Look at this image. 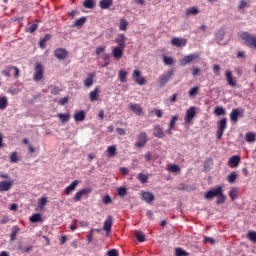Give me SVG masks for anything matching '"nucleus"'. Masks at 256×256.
Listing matches in <instances>:
<instances>
[{
    "mask_svg": "<svg viewBox=\"0 0 256 256\" xmlns=\"http://www.w3.org/2000/svg\"><path fill=\"white\" fill-rule=\"evenodd\" d=\"M186 15L189 17L191 15H199L198 7H190L186 9Z\"/></svg>",
    "mask_w": 256,
    "mask_h": 256,
    "instance_id": "c9c22d12",
    "label": "nucleus"
},
{
    "mask_svg": "<svg viewBox=\"0 0 256 256\" xmlns=\"http://www.w3.org/2000/svg\"><path fill=\"white\" fill-rule=\"evenodd\" d=\"M153 135L158 139H163V137H165V132H163V128H161V126L157 124L154 126Z\"/></svg>",
    "mask_w": 256,
    "mask_h": 256,
    "instance_id": "aec40b11",
    "label": "nucleus"
},
{
    "mask_svg": "<svg viewBox=\"0 0 256 256\" xmlns=\"http://www.w3.org/2000/svg\"><path fill=\"white\" fill-rule=\"evenodd\" d=\"M60 92H61V89H59V87L51 86V93H52V95H59Z\"/></svg>",
    "mask_w": 256,
    "mask_h": 256,
    "instance_id": "0e129e2a",
    "label": "nucleus"
},
{
    "mask_svg": "<svg viewBox=\"0 0 256 256\" xmlns=\"http://www.w3.org/2000/svg\"><path fill=\"white\" fill-rule=\"evenodd\" d=\"M132 77H133L135 83H137V85H145L147 83V79H145V77L141 76V71H139V70H134L132 73Z\"/></svg>",
    "mask_w": 256,
    "mask_h": 256,
    "instance_id": "9d476101",
    "label": "nucleus"
},
{
    "mask_svg": "<svg viewBox=\"0 0 256 256\" xmlns=\"http://www.w3.org/2000/svg\"><path fill=\"white\" fill-rule=\"evenodd\" d=\"M147 141H149V138H147V133L140 132L137 135V141L135 142V147H138V148L145 147V145H147Z\"/></svg>",
    "mask_w": 256,
    "mask_h": 256,
    "instance_id": "0eeeda50",
    "label": "nucleus"
},
{
    "mask_svg": "<svg viewBox=\"0 0 256 256\" xmlns=\"http://www.w3.org/2000/svg\"><path fill=\"white\" fill-rule=\"evenodd\" d=\"M107 256H119V251H117L116 249L109 250L107 252Z\"/></svg>",
    "mask_w": 256,
    "mask_h": 256,
    "instance_id": "69168bd1",
    "label": "nucleus"
},
{
    "mask_svg": "<svg viewBox=\"0 0 256 256\" xmlns=\"http://www.w3.org/2000/svg\"><path fill=\"white\" fill-rule=\"evenodd\" d=\"M39 26L37 24H32L29 28H26L27 33H35Z\"/></svg>",
    "mask_w": 256,
    "mask_h": 256,
    "instance_id": "680f3d73",
    "label": "nucleus"
},
{
    "mask_svg": "<svg viewBox=\"0 0 256 256\" xmlns=\"http://www.w3.org/2000/svg\"><path fill=\"white\" fill-rule=\"evenodd\" d=\"M171 45H173V47H185V45H187V39L174 37L171 40Z\"/></svg>",
    "mask_w": 256,
    "mask_h": 256,
    "instance_id": "2eb2a0df",
    "label": "nucleus"
},
{
    "mask_svg": "<svg viewBox=\"0 0 256 256\" xmlns=\"http://www.w3.org/2000/svg\"><path fill=\"white\" fill-rule=\"evenodd\" d=\"M19 231H21L19 226L12 227V232L10 234V241H15V239H17V233H19Z\"/></svg>",
    "mask_w": 256,
    "mask_h": 256,
    "instance_id": "473e14b6",
    "label": "nucleus"
},
{
    "mask_svg": "<svg viewBox=\"0 0 256 256\" xmlns=\"http://www.w3.org/2000/svg\"><path fill=\"white\" fill-rule=\"evenodd\" d=\"M142 199L146 203H152V201H155V196L151 192H142Z\"/></svg>",
    "mask_w": 256,
    "mask_h": 256,
    "instance_id": "a878e982",
    "label": "nucleus"
},
{
    "mask_svg": "<svg viewBox=\"0 0 256 256\" xmlns=\"http://www.w3.org/2000/svg\"><path fill=\"white\" fill-rule=\"evenodd\" d=\"M247 237L253 243H256V232H248Z\"/></svg>",
    "mask_w": 256,
    "mask_h": 256,
    "instance_id": "052dcab7",
    "label": "nucleus"
},
{
    "mask_svg": "<svg viewBox=\"0 0 256 256\" xmlns=\"http://www.w3.org/2000/svg\"><path fill=\"white\" fill-rule=\"evenodd\" d=\"M226 129H227V118H222L217 122V131H216L217 139H221V137H223V133H225Z\"/></svg>",
    "mask_w": 256,
    "mask_h": 256,
    "instance_id": "20e7f679",
    "label": "nucleus"
},
{
    "mask_svg": "<svg viewBox=\"0 0 256 256\" xmlns=\"http://www.w3.org/2000/svg\"><path fill=\"white\" fill-rule=\"evenodd\" d=\"M9 107V98L7 96H0V111H5Z\"/></svg>",
    "mask_w": 256,
    "mask_h": 256,
    "instance_id": "393cba45",
    "label": "nucleus"
},
{
    "mask_svg": "<svg viewBox=\"0 0 256 256\" xmlns=\"http://www.w3.org/2000/svg\"><path fill=\"white\" fill-rule=\"evenodd\" d=\"M81 183L79 180H74L69 186H67L64 190V194L71 195L75 189H77V185Z\"/></svg>",
    "mask_w": 256,
    "mask_h": 256,
    "instance_id": "a211bd4d",
    "label": "nucleus"
},
{
    "mask_svg": "<svg viewBox=\"0 0 256 256\" xmlns=\"http://www.w3.org/2000/svg\"><path fill=\"white\" fill-rule=\"evenodd\" d=\"M239 163H241V157L234 155L229 158L228 165L232 168L239 167Z\"/></svg>",
    "mask_w": 256,
    "mask_h": 256,
    "instance_id": "6ab92c4d",
    "label": "nucleus"
},
{
    "mask_svg": "<svg viewBox=\"0 0 256 256\" xmlns=\"http://www.w3.org/2000/svg\"><path fill=\"white\" fill-rule=\"evenodd\" d=\"M240 37L245 43H247L248 47L256 49V36L255 34H250L249 32H242Z\"/></svg>",
    "mask_w": 256,
    "mask_h": 256,
    "instance_id": "f03ea898",
    "label": "nucleus"
},
{
    "mask_svg": "<svg viewBox=\"0 0 256 256\" xmlns=\"http://www.w3.org/2000/svg\"><path fill=\"white\" fill-rule=\"evenodd\" d=\"M213 71L215 75L217 76L221 75V66L219 64H214Z\"/></svg>",
    "mask_w": 256,
    "mask_h": 256,
    "instance_id": "e2e57ef3",
    "label": "nucleus"
},
{
    "mask_svg": "<svg viewBox=\"0 0 256 256\" xmlns=\"http://www.w3.org/2000/svg\"><path fill=\"white\" fill-rule=\"evenodd\" d=\"M216 200V205H223V203H225L227 201V196H225V194H223V190L221 191V194H219Z\"/></svg>",
    "mask_w": 256,
    "mask_h": 256,
    "instance_id": "72a5a7b5",
    "label": "nucleus"
},
{
    "mask_svg": "<svg viewBox=\"0 0 256 256\" xmlns=\"http://www.w3.org/2000/svg\"><path fill=\"white\" fill-rule=\"evenodd\" d=\"M13 187V183L7 180L0 182V192L9 191Z\"/></svg>",
    "mask_w": 256,
    "mask_h": 256,
    "instance_id": "b1692460",
    "label": "nucleus"
},
{
    "mask_svg": "<svg viewBox=\"0 0 256 256\" xmlns=\"http://www.w3.org/2000/svg\"><path fill=\"white\" fill-rule=\"evenodd\" d=\"M12 71H14V73H13L14 79H17L19 77V73H20L17 66L8 65V66H6V68L4 70L1 71V73H2V75H4V77H11Z\"/></svg>",
    "mask_w": 256,
    "mask_h": 256,
    "instance_id": "39448f33",
    "label": "nucleus"
},
{
    "mask_svg": "<svg viewBox=\"0 0 256 256\" xmlns=\"http://www.w3.org/2000/svg\"><path fill=\"white\" fill-rule=\"evenodd\" d=\"M189 97L193 98V97H197V95H199V87L195 86L193 88H191L188 92Z\"/></svg>",
    "mask_w": 256,
    "mask_h": 256,
    "instance_id": "49530a36",
    "label": "nucleus"
},
{
    "mask_svg": "<svg viewBox=\"0 0 256 256\" xmlns=\"http://www.w3.org/2000/svg\"><path fill=\"white\" fill-rule=\"evenodd\" d=\"M90 101H99V87H96L93 91L89 93Z\"/></svg>",
    "mask_w": 256,
    "mask_h": 256,
    "instance_id": "cd10ccee",
    "label": "nucleus"
},
{
    "mask_svg": "<svg viewBox=\"0 0 256 256\" xmlns=\"http://www.w3.org/2000/svg\"><path fill=\"white\" fill-rule=\"evenodd\" d=\"M83 7H85V9H94L95 8V0H85L83 2Z\"/></svg>",
    "mask_w": 256,
    "mask_h": 256,
    "instance_id": "ea45409f",
    "label": "nucleus"
},
{
    "mask_svg": "<svg viewBox=\"0 0 256 256\" xmlns=\"http://www.w3.org/2000/svg\"><path fill=\"white\" fill-rule=\"evenodd\" d=\"M168 171H170V173H179V171H181V168H179L176 164H172L169 165Z\"/></svg>",
    "mask_w": 256,
    "mask_h": 256,
    "instance_id": "864d4df0",
    "label": "nucleus"
},
{
    "mask_svg": "<svg viewBox=\"0 0 256 256\" xmlns=\"http://www.w3.org/2000/svg\"><path fill=\"white\" fill-rule=\"evenodd\" d=\"M19 156L17 155V152H12L10 154V163H18Z\"/></svg>",
    "mask_w": 256,
    "mask_h": 256,
    "instance_id": "5fc2aeb1",
    "label": "nucleus"
},
{
    "mask_svg": "<svg viewBox=\"0 0 256 256\" xmlns=\"http://www.w3.org/2000/svg\"><path fill=\"white\" fill-rule=\"evenodd\" d=\"M136 239L139 243H145V234L139 230L135 231Z\"/></svg>",
    "mask_w": 256,
    "mask_h": 256,
    "instance_id": "79ce46f5",
    "label": "nucleus"
},
{
    "mask_svg": "<svg viewBox=\"0 0 256 256\" xmlns=\"http://www.w3.org/2000/svg\"><path fill=\"white\" fill-rule=\"evenodd\" d=\"M224 37H225V29L221 28L216 33V40L218 41V43L220 45H221V41H223Z\"/></svg>",
    "mask_w": 256,
    "mask_h": 256,
    "instance_id": "2f4dec72",
    "label": "nucleus"
},
{
    "mask_svg": "<svg viewBox=\"0 0 256 256\" xmlns=\"http://www.w3.org/2000/svg\"><path fill=\"white\" fill-rule=\"evenodd\" d=\"M199 73H201V69H199V67H193L192 68L193 77H197V75H199Z\"/></svg>",
    "mask_w": 256,
    "mask_h": 256,
    "instance_id": "338daca9",
    "label": "nucleus"
},
{
    "mask_svg": "<svg viewBox=\"0 0 256 256\" xmlns=\"http://www.w3.org/2000/svg\"><path fill=\"white\" fill-rule=\"evenodd\" d=\"M93 189L91 188H84L82 190H79L78 192H76V194L74 195L73 200L76 202L81 201V199H83V197H87V195H90V193H92Z\"/></svg>",
    "mask_w": 256,
    "mask_h": 256,
    "instance_id": "1a4fd4ad",
    "label": "nucleus"
},
{
    "mask_svg": "<svg viewBox=\"0 0 256 256\" xmlns=\"http://www.w3.org/2000/svg\"><path fill=\"white\" fill-rule=\"evenodd\" d=\"M175 255L176 256H189V253H187V251L183 250L182 248H176Z\"/></svg>",
    "mask_w": 256,
    "mask_h": 256,
    "instance_id": "603ef678",
    "label": "nucleus"
},
{
    "mask_svg": "<svg viewBox=\"0 0 256 256\" xmlns=\"http://www.w3.org/2000/svg\"><path fill=\"white\" fill-rule=\"evenodd\" d=\"M174 73H175V70L170 69L166 73L160 75V77H159L160 87H165V85H167V83H169V81H171V78L173 77Z\"/></svg>",
    "mask_w": 256,
    "mask_h": 256,
    "instance_id": "7ed1b4c3",
    "label": "nucleus"
},
{
    "mask_svg": "<svg viewBox=\"0 0 256 256\" xmlns=\"http://www.w3.org/2000/svg\"><path fill=\"white\" fill-rule=\"evenodd\" d=\"M85 21H87V19L85 17H81L74 22V25L76 27H83V25H85Z\"/></svg>",
    "mask_w": 256,
    "mask_h": 256,
    "instance_id": "3c124183",
    "label": "nucleus"
},
{
    "mask_svg": "<svg viewBox=\"0 0 256 256\" xmlns=\"http://www.w3.org/2000/svg\"><path fill=\"white\" fill-rule=\"evenodd\" d=\"M95 81V73H88V77L84 79V86L91 87Z\"/></svg>",
    "mask_w": 256,
    "mask_h": 256,
    "instance_id": "5701e85b",
    "label": "nucleus"
},
{
    "mask_svg": "<svg viewBox=\"0 0 256 256\" xmlns=\"http://www.w3.org/2000/svg\"><path fill=\"white\" fill-rule=\"evenodd\" d=\"M127 41V38L125 37V34L118 35V38L115 39V42L118 45V48L125 49V42Z\"/></svg>",
    "mask_w": 256,
    "mask_h": 256,
    "instance_id": "4be33fe9",
    "label": "nucleus"
},
{
    "mask_svg": "<svg viewBox=\"0 0 256 256\" xmlns=\"http://www.w3.org/2000/svg\"><path fill=\"white\" fill-rule=\"evenodd\" d=\"M225 78L227 81V85H229L230 87H237V80H235V78L233 77V73L231 72V70L225 71Z\"/></svg>",
    "mask_w": 256,
    "mask_h": 256,
    "instance_id": "ddd939ff",
    "label": "nucleus"
},
{
    "mask_svg": "<svg viewBox=\"0 0 256 256\" xmlns=\"http://www.w3.org/2000/svg\"><path fill=\"white\" fill-rule=\"evenodd\" d=\"M45 205H47V197H42L38 200V206L40 207V209H43V207H45Z\"/></svg>",
    "mask_w": 256,
    "mask_h": 256,
    "instance_id": "4d7b16f0",
    "label": "nucleus"
},
{
    "mask_svg": "<svg viewBox=\"0 0 256 256\" xmlns=\"http://www.w3.org/2000/svg\"><path fill=\"white\" fill-rule=\"evenodd\" d=\"M111 5H113V0H101L99 2V7L101 9H109V7H111Z\"/></svg>",
    "mask_w": 256,
    "mask_h": 256,
    "instance_id": "c756f323",
    "label": "nucleus"
},
{
    "mask_svg": "<svg viewBox=\"0 0 256 256\" xmlns=\"http://www.w3.org/2000/svg\"><path fill=\"white\" fill-rule=\"evenodd\" d=\"M123 49L124 48L114 47L112 49L113 57L116 58L117 60L121 59L123 57Z\"/></svg>",
    "mask_w": 256,
    "mask_h": 256,
    "instance_id": "bb28decb",
    "label": "nucleus"
},
{
    "mask_svg": "<svg viewBox=\"0 0 256 256\" xmlns=\"http://www.w3.org/2000/svg\"><path fill=\"white\" fill-rule=\"evenodd\" d=\"M137 179L140 181V183H142V185H145V183L149 181V176L143 173H139L137 175Z\"/></svg>",
    "mask_w": 256,
    "mask_h": 256,
    "instance_id": "e433bc0d",
    "label": "nucleus"
},
{
    "mask_svg": "<svg viewBox=\"0 0 256 256\" xmlns=\"http://www.w3.org/2000/svg\"><path fill=\"white\" fill-rule=\"evenodd\" d=\"M227 181L229 183H235L237 181V172H232L227 176Z\"/></svg>",
    "mask_w": 256,
    "mask_h": 256,
    "instance_id": "09e8293b",
    "label": "nucleus"
},
{
    "mask_svg": "<svg viewBox=\"0 0 256 256\" xmlns=\"http://www.w3.org/2000/svg\"><path fill=\"white\" fill-rule=\"evenodd\" d=\"M85 117H86L85 111H83V110H80V111H78V112H76V113L74 114V120H75L76 122L85 121Z\"/></svg>",
    "mask_w": 256,
    "mask_h": 256,
    "instance_id": "c85d7f7f",
    "label": "nucleus"
},
{
    "mask_svg": "<svg viewBox=\"0 0 256 256\" xmlns=\"http://www.w3.org/2000/svg\"><path fill=\"white\" fill-rule=\"evenodd\" d=\"M196 59H199L198 53L186 55L180 60V65L182 67H185V65H189V63H193V61H196Z\"/></svg>",
    "mask_w": 256,
    "mask_h": 256,
    "instance_id": "6e6552de",
    "label": "nucleus"
},
{
    "mask_svg": "<svg viewBox=\"0 0 256 256\" xmlns=\"http://www.w3.org/2000/svg\"><path fill=\"white\" fill-rule=\"evenodd\" d=\"M106 151L109 157H115V155H117V147H115V145L108 146Z\"/></svg>",
    "mask_w": 256,
    "mask_h": 256,
    "instance_id": "58836bf2",
    "label": "nucleus"
},
{
    "mask_svg": "<svg viewBox=\"0 0 256 256\" xmlns=\"http://www.w3.org/2000/svg\"><path fill=\"white\" fill-rule=\"evenodd\" d=\"M162 61H163L164 65H173V63H175V59H173V57H169V56H163Z\"/></svg>",
    "mask_w": 256,
    "mask_h": 256,
    "instance_id": "de8ad7c7",
    "label": "nucleus"
},
{
    "mask_svg": "<svg viewBox=\"0 0 256 256\" xmlns=\"http://www.w3.org/2000/svg\"><path fill=\"white\" fill-rule=\"evenodd\" d=\"M117 193H118L119 197H125V195H127V188L119 187L117 189Z\"/></svg>",
    "mask_w": 256,
    "mask_h": 256,
    "instance_id": "6e6d98bb",
    "label": "nucleus"
},
{
    "mask_svg": "<svg viewBox=\"0 0 256 256\" xmlns=\"http://www.w3.org/2000/svg\"><path fill=\"white\" fill-rule=\"evenodd\" d=\"M118 79L121 83H127V72L125 71V69L119 70Z\"/></svg>",
    "mask_w": 256,
    "mask_h": 256,
    "instance_id": "7c9ffc66",
    "label": "nucleus"
},
{
    "mask_svg": "<svg viewBox=\"0 0 256 256\" xmlns=\"http://www.w3.org/2000/svg\"><path fill=\"white\" fill-rule=\"evenodd\" d=\"M68 55H69V52L65 48H57L56 50H54V56L59 61H63L65 59H67Z\"/></svg>",
    "mask_w": 256,
    "mask_h": 256,
    "instance_id": "9b49d317",
    "label": "nucleus"
},
{
    "mask_svg": "<svg viewBox=\"0 0 256 256\" xmlns=\"http://www.w3.org/2000/svg\"><path fill=\"white\" fill-rule=\"evenodd\" d=\"M215 115L221 117V115H225V108L221 106H217L214 110Z\"/></svg>",
    "mask_w": 256,
    "mask_h": 256,
    "instance_id": "8fccbe9b",
    "label": "nucleus"
},
{
    "mask_svg": "<svg viewBox=\"0 0 256 256\" xmlns=\"http://www.w3.org/2000/svg\"><path fill=\"white\" fill-rule=\"evenodd\" d=\"M152 113H154V115H156V117H158V119H161V117H163V111L161 109L154 108L152 110Z\"/></svg>",
    "mask_w": 256,
    "mask_h": 256,
    "instance_id": "13d9d810",
    "label": "nucleus"
},
{
    "mask_svg": "<svg viewBox=\"0 0 256 256\" xmlns=\"http://www.w3.org/2000/svg\"><path fill=\"white\" fill-rule=\"evenodd\" d=\"M45 77V66H43L41 63H36L34 65V74H33V80L36 83H39Z\"/></svg>",
    "mask_w": 256,
    "mask_h": 256,
    "instance_id": "f257e3e1",
    "label": "nucleus"
},
{
    "mask_svg": "<svg viewBox=\"0 0 256 256\" xmlns=\"http://www.w3.org/2000/svg\"><path fill=\"white\" fill-rule=\"evenodd\" d=\"M245 140L248 143H254V141H256V135L253 132H248L245 136Z\"/></svg>",
    "mask_w": 256,
    "mask_h": 256,
    "instance_id": "37998d69",
    "label": "nucleus"
},
{
    "mask_svg": "<svg viewBox=\"0 0 256 256\" xmlns=\"http://www.w3.org/2000/svg\"><path fill=\"white\" fill-rule=\"evenodd\" d=\"M70 229H71V231H75V229H77V220L76 219H74L72 221V223L70 224Z\"/></svg>",
    "mask_w": 256,
    "mask_h": 256,
    "instance_id": "774afa93",
    "label": "nucleus"
},
{
    "mask_svg": "<svg viewBox=\"0 0 256 256\" xmlns=\"http://www.w3.org/2000/svg\"><path fill=\"white\" fill-rule=\"evenodd\" d=\"M129 25V22L125 18H122L119 23V30L120 31H127V27Z\"/></svg>",
    "mask_w": 256,
    "mask_h": 256,
    "instance_id": "a19ab883",
    "label": "nucleus"
},
{
    "mask_svg": "<svg viewBox=\"0 0 256 256\" xmlns=\"http://www.w3.org/2000/svg\"><path fill=\"white\" fill-rule=\"evenodd\" d=\"M129 109L132 111V113H135V115H142L143 114V108L141 105L137 103H130Z\"/></svg>",
    "mask_w": 256,
    "mask_h": 256,
    "instance_id": "f3484780",
    "label": "nucleus"
},
{
    "mask_svg": "<svg viewBox=\"0 0 256 256\" xmlns=\"http://www.w3.org/2000/svg\"><path fill=\"white\" fill-rule=\"evenodd\" d=\"M111 227H113V216L108 215L104 221L103 231H106V233H111Z\"/></svg>",
    "mask_w": 256,
    "mask_h": 256,
    "instance_id": "dca6fc26",
    "label": "nucleus"
},
{
    "mask_svg": "<svg viewBox=\"0 0 256 256\" xmlns=\"http://www.w3.org/2000/svg\"><path fill=\"white\" fill-rule=\"evenodd\" d=\"M29 219L31 223H39L43 221V218H41V214L39 213L33 214Z\"/></svg>",
    "mask_w": 256,
    "mask_h": 256,
    "instance_id": "c03bdc74",
    "label": "nucleus"
},
{
    "mask_svg": "<svg viewBox=\"0 0 256 256\" xmlns=\"http://www.w3.org/2000/svg\"><path fill=\"white\" fill-rule=\"evenodd\" d=\"M177 121H179V117L176 116V115H173L171 117L168 129L166 131L168 133V135H173V132H172L173 131V127H175V123H177Z\"/></svg>",
    "mask_w": 256,
    "mask_h": 256,
    "instance_id": "412c9836",
    "label": "nucleus"
},
{
    "mask_svg": "<svg viewBox=\"0 0 256 256\" xmlns=\"http://www.w3.org/2000/svg\"><path fill=\"white\" fill-rule=\"evenodd\" d=\"M104 205H109L111 203H113V200L111 199V196L109 195H105L102 199Z\"/></svg>",
    "mask_w": 256,
    "mask_h": 256,
    "instance_id": "bf43d9fd",
    "label": "nucleus"
},
{
    "mask_svg": "<svg viewBox=\"0 0 256 256\" xmlns=\"http://www.w3.org/2000/svg\"><path fill=\"white\" fill-rule=\"evenodd\" d=\"M222 191H223L222 186H216V187L212 188L211 190H209L208 192H206L204 197H205V199L211 200L215 197H218V195H221Z\"/></svg>",
    "mask_w": 256,
    "mask_h": 256,
    "instance_id": "423d86ee",
    "label": "nucleus"
},
{
    "mask_svg": "<svg viewBox=\"0 0 256 256\" xmlns=\"http://www.w3.org/2000/svg\"><path fill=\"white\" fill-rule=\"evenodd\" d=\"M58 117H59L61 123H68L69 119H71V114L70 113H66V114L60 113V114H58Z\"/></svg>",
    "mask_w": 256,
    "mask_h": 256,
    "instance_id": "4c0bfd02",
    "label": "nucleus"
},
{
    "mask_svg": "<svg viewBox=\"0 0 256 256\" xmlns=\"http://www.w3.org/2000/svg\"><path fill=\"white\" fill-rule=\"evenodd\" d=\"M229 197L230 199H232V201H235V199L239 197V189H237L236 187L232 188L229 191Z\"/></svg>",
    "mask_w": 256,
    "mask_h": 256,
    "instance_id": "f704fd0d",
    "label": "nucleus"
},
{
    "mask_svg": "<svg viewBox=\"0 0 256 256\" xmlns=\"http://www.w3.org/2000/svg\"><path fill=\"white\" fill-rule=\"evenodd\" d=\"M18 251H21V253H31V251H33V246L29 245V246L23 247V245H19Z\"/></svg>",
    "mask_w": 256,
    "mask_h": 256,
    "instance_id": "a18cd8bd",
    "label": "nucleus"
},
{
    "mask_svg": "<svg viewBox=\"0 0 256 256\" xmlns=\"http://www.w3.org/2000/svg\"><path fill=\"white\" fill-rule=\"evenodd\" d=\"M239 117H243V109L234 108L230 113V119L233 123H237L239 121Z\"/></svg>",
    "mask_w": 256,
    "mask_h": 256,
    "instance_id": "f8f14e48",
    "label": "nucleus"
},
{
    "mask_svg": "<svg viewBox=\"0 0 256 256\" xmlns=\"http://www.w3.org/2000/svg\"><path fill=\"white\" fill-rule=\"evenodd\" d=\"M195 109L196 108L194 106H192L186 111V114L184 117L185 123H191V121H193V119L195 118V115H196Z\"/></svg>",
    "mask_w": 256,
    "mask_h": 256,
    "instance_id": "4468645a",
    "label": "nucleus"
}]
</instances>
